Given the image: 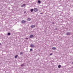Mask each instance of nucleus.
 Here are the masks:
<instances>
[{
  "mask_svg": "<svg viewBox=\"0 0 73 73\" xmlns=\"http://www.w3.org/2000/svg\"><path fill=\"white\" fill-rule=\"evenodd\" d=\"M33 11H35V12H37V11H38V10L37 9L35 8L34 9Z\"/></svg>",
  "mask_w": 73,
  "mask_h": 73,
  "instance_id": "obj_1",
  "label": "nucleus"
},
{
  "mask_svg": "<svg viewBox=\"0 0 73 73\" xmlns=\"http://www.w3.org/2000/svg\"><path fill=\"white\" fill-rule=\"evenodd\" d=\"M22 23L23 24H25L26 23V21L25 20H23L21 21Z\"/></svg>",
  "mask_w": 73,
  "mask_h": 73,
  "instance_id": "obj_2",
  "label": "nucleus"
},
{
  "mask_svg": "<svg viewBox=\"0 0 73 73\" xmlns=\"http://www.w3.org/2000/svg\"><path fill=\"white\" fill-rule=\"evenodd\" d=\"M35 46H34V45L33 44H31L30 45V47H31L32 48H33V47H35Z\"/></svg>",
  "mask_w": 73,
  "mask_h": 73,
  "instance_id": "obj_3",
  "label": "nucleus"
},
{
  "mask_svg": "<svg viewBox=\"0 0 73 73\" xmlns=\"http://www.w3.org/2000/svg\"><path fill=\"white\" fill-rule=\"evenodd\" d=\"M70 34H71V33L69 32L67 33H66V35H70Z\"/></svg>",
  "mask_w": 73,
  "mask_h": 73,
  "instance_id": "obj_4",
  "label": "nucleus"
},
{
  "mask_svg": "<svg viewBox=\"0 0 73 73\" xmlns=\"http://www.w3.org/2000/svg\"><path fill=\"white\" fill-rule=\"evenodd\" d=\"M34 27H35V25H33L31 26V28H34Z\"/></svg>",
  "mask_w": 73,
  "mask_h": 73,
  "instance_id": "obj_5",
  "label": "nucleus"
},
{
  "mask_svg": "<svg viewBox=\"0 0 73 73\" xmlns=\"http://www.w3.org/2000/svg\"><path fill=\"white\" fill-rule=\"evenodd\" d=\"M25 5H26L25 4H23L22 5H21V7H25Z\"/></svg>",
  "mask_w": 73,
  "mask_h": 73,
  "instance_id": "obj_6",
  "label": "nucleus"
},
{
  "mask_svg": "<svg viewBox=\"0 0 73 73\" xmlns=\"http://www.w3.org/2000/svg\"><path fill=\"white\" fill-rule=\"evenodd\" d=\"M33 37V35H31L30 36V38H32Z\"/></svg>",
  "mask_w": 73,
  "mask_h": 73,
  "instance_id": "obj_7",
  "label": "nucleus"
},
{
  "mask_svg": "<svg viewBox=\"0 0 73 73\" xmlns=\"http://www.w3.org/2000/svg\"><path fill=\"white\" fill-rule=\"evenodd\" d=\"M52 49L53 50H56V48L55 47H52Z\"/></svg>",
  "mask_w": 73,
  "mask_h": 73,
  "instance_id": "obj_8",
  "label": "nucleus"
},
{
  "mask_svg": "<svg viewBox=\"0 0 73 73\" xmlns=\"http://www.w3.org/2000/svg\"><path fill=\"white\" fill-rule=\"evenodd\" d=\"M38 3H39V4H40L41 3V1L40 0H38Z\"/></svg>",
  "mask_w": 73,
  "mask_h": 73,
  "instance_id": "obj_9",
  "label": "nucleus"
},
{
  "mask_svg": "<svg viewBox=\"0 0 73 73\" xmlns=\"http://www.w3.org/2000/svg\"><path fill=\"white\" fill-rule=\"evenodd\" d=\"M18 57V55H16L15 56V58H17Z\"/></svg>",
  "mask_w": 73,
  "mask_h": 73,
  "instance_id": "obj_10",
  "label": "nucleus"
},
{
  "mask_svg": "<svg viewBox=\"0 0 73 73\" xmlns=\"http://www.w3.org/2000/svg\"><path fill=\"white\" fill-rule=\"evenodd\" d=\"M7 35L8 36H10V35H11V33H8L7 34Z\"/></svg>",
  "mask_w": 73,
  "mask_h": 73,
  "instance_id": "obj_11",
  "label": "nucleus"
},
{
  "mask_svg": "<svg viewBox=\"0 0 73 73\" xmlns=\"http://www.w3.org/2000/svg\"><path fill=\"white\" fill-rule=\"evenodd\" d=\"M33 9H32L30 10V11H31V12H33Z\"/></svg>",
  "mask_w": 73,
  "mask_h": 73,
  "instance_id": "obj_12",
  "label": "nucleus"
},
{
  "mask_svg": "<svg viewBox=\"0 0 73 73\" xmlns=\"http://www.w3.org/2000/svg\"><path fill=\"white\" fill-rule=\"evenodd\" d=\"M61 65H59L58 66V67L59 68H61Z\"/></svg>",
  "mask_w": 73,
  "mask_h": 73,
  "instance_id": "obj_13",
  "label": "nucleus"
},
{
  "mask_svg": "<svg viewBox=\"0 0 73 73\" xmlns=\"http://www.w3.org/2000/svg\"><path fill=\"white\" fill-rule=\"evenodd\" d=\"M31 18H29L28 19V21H31Z\"/></svg>",
  "mask_w": 73,
  "mask_h": 73,
  "instance_id": "obj_14",
  "label": "nucleus"
},
{
  "mask_svg": "<svg viewBox=\"0 0 73 73\" xmlns=\"http://www.w3.org/2000/svg\"><path fill=\"white\" fill-rule=\"evenodd\" d=\"M23 54V52H21L20 53V54Z\"/></svg>",
  "mask_w": 73,
  "mask_h": 73,
  "instance_id": "obj_15",
  "label": "nucleus"
},
{
  "mask_svg": "<svg viewBox=\"0 0 73 73\" xmlns=\"http://www.w3.org/2000/svg\"><path fill=\"white\" fill-rule=\"evenodd\" d=\"M21 66H24V64H22L21 65Z\"/></svg>",
  "mask_w": 73,
  "mask_h": 73,
  "instance_id": "obj_16",
  "label": "nucleus"
},
{
  "mask_svg": "<svg viewBox=\"0 0 73 73\" xmlns=\"http://www.w3.org/2000/svg\"><path fill=\"white\" fill-rule=\"evenodd\" d=\"M32 50H33V49L32 48H31L30 49V51L31 52V51H32Z\"/></svg>",
  "mask_w": 73,
  "mask_h": 73,
  "instance_id": "obj_17",
  "label": "nucleus"
},
{
  "mask_svg": "<svg viewBox=\"0 0 73 73\" xmlns=\"http://www.w3.org/2000/svg\"><path fill=\"white\" fill-rule=\"evenodd\" d=\"M40 14H41V15H42V13H40Z\"/></svg>",
  "mask_w": 73,
  "mask_h": 73,
  "instance_id": "obj_18",
  "label": "nucleus"
},
{
  "mask_svg": "<svg viewBox=\"0 0 73 73\" xmlns=\"http://www.w3.org/2000/svg\"><path fill=\"white\" fill-rule=\"evenodd\" d=\"M26 40H28V38H25Z\"/></svg>",
  "mask_w": 73,
  "mask_h": 73,
  "instance_id": "obj_19",
  "label": "nucleus"
},
{
  "mask_svg": "<svg viewBox=\"0 0 73 73\" xmlns=\"http://www.w3.org/2000/svg\"><path fill=\"white\" fill-rule=\"evenodd\" d=\"M50 56H51V55H52V53H50Z\"/></svg>",
  "mask_w": 73,
  "mask_h": 73,
  "instance_id": "obj_20",
  "label": "nucleus"
},
{
  "mask_svg": "<svg viewBox=\"0 0 73 73\" xmlns=\"http://www.w3.org/2000/svg\"><path fill=\"white\" fill-rule=\"evenodd\" d=\"M57 29H55V30H57Z\"/></svg>",
  "mask_w": 73,
  "mask_h": 73,
  "instance_id": "obj_21",
  "label": "nucleus"
},
{
  "mask_svg": "<svg viewBox=\"0 0 73 73\" xmlns=\"http://www.w3.org/2000/svg\"><path fill=\"white\" fill-rule=\"evenodd\" d=\"M72 64H73V62H72Z\"/></svg>",
  "mask_w": 73,
  "mask_h": 73,
  "instance_id": "obj_22",
  "label": "nucleus"
},
{
  "mask_svg": "<svg viewBox=\"0 0 73 73\" xmlns=\"http://www.w3.org/2000/svg\"><path fill=\"white\" fill-rule=\"evenodd\" d=\"M0 45H1V43H0Z\"/></svg>",
  "mask_w": 73,
  "mask_h": 73,
  "instance_id": "obj_23",
  "label": "nucleus"
}]
</instances>
